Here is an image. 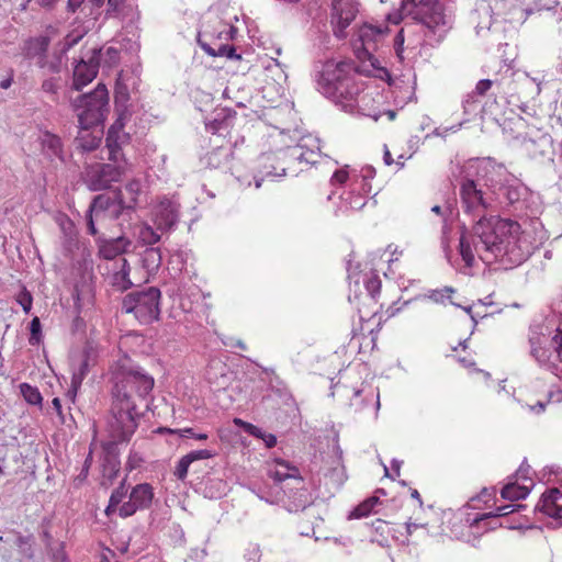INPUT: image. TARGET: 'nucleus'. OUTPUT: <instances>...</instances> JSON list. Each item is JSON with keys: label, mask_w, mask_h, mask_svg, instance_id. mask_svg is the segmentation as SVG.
I'll return each mask as SVG.
<instances>
[{"label": "nucleus", "mask_w": 562, "mask_h": 562, "mask_svg": "<svg viewBox=\"0 0 562 562\" xmlns=\"http://www.w3.org/2000/svg\"><path fill=\"white\" fill-rule=\"evenodd\" d=\"M503 166L480 164L474 178L465 177L460 186V198L464 213L479 218L473 225V239L462 234L459 252L467 268L474 265V251L486 265L499 261L505 269L525 262L547 239L539 222H532L535 236L512 220L485 213L495 202L494 183L501 180Z\"/></svg>", "instance_id": "obj_1"}, {"label": "nucleus", "mask_w": 562, "mask_h": 562, "mask_svg": "<svg viewBox=\"0 0 562 562\" xmlns=\"http://www.w3.org/2000/svg\"><path fill=\"white\" fill-rule=\"evenodd\" d=\"M111 409L109 431L115 441H126L135 432L140 414L137 402L150 397L155 380L132 358L124 355L110 368Z\"/></svg>", "instance_id": "obj_2"}, {"label": "nucleus", "mask_w": 562, "mask_h": 562, "mask_svg": "<svg viewBox=\"0 0 562 562\" xmlns=\"http://www.w3.org/2000/svg\"><path fill=\"white\" fill-rule=\"evenodd\" d=\"M402 10L420 25L425 41L431 46L446 37L454 22L451 0H403Z\"/></svg>", "instance_id": "obj_3"}, {"label": "nucleus", "mask_w": 562, "mask_h": 562, "mask_svg": "<svg viewBox=\"0 0 562 562\" xmlns=\"http://www.w3.org/2000/svg\"><path fill=\"white\" fill-rule=\"evenodd\" d=\"M347 63L326 61L316 77L317 89L326 98L340 104L346 111V103L359 94L362 82H358Z\"/></svg>", "instance_id": "obj_4"}, {"label": "nucleus", "mask_w": 562, "mask_h": 562, "mask_svg": "<svg viewBox=\"0 0 562 562\" xmlns=\"http://www.w3.org/2000/svg\"><path fill=\"white\" fill-rule=\"evenodd\" d=\"M69 102L81 130H89L103 123L109 113V92L102 83L89 93L69 97Z\"/></svg>", "instance_id": "obj_5"}, {"label": "nucleus", "mask_w": 562, "mask_h": 562, "mask_svg": "<svg viewBox=\"0 0 562 562\" xmlns=\"http://www.w3.org/2000/svg\"><path fill=\"white\" fill-rule=\"evenodd\" d=\"M160 297V290L156 286L133 291L124 296L122 311L132 313L142 324H151L159 319Z\"/></svg>", "instance_id": "obj_6"}, {"label": "nucleus", "mask_w": 562, "mask_h": 562, "mask_svg": "<svg viewBox=\"0 0 562 562\" xmlns=\"http://www.w3.org/2000/svg\"><path fill=\"white\" fill-rule=\"evenodd\" d=\"M547 331L542 324L532 325L529 331L530 355L540 366L551 364L554 359L562 362V330L553 337Z\"/></svg>", "instance_id": "obj_7"}, {"label": "nucleus", "mask_w": 562, "mask_h": 562, "mask_svg": "<svg viewBox=\"0 0 562 562\" xmlns=\"http://www.w3.org/2000/svg\"><path fill=\"white\" fill-rule=\"evenodd\" d=\"M504 173L501 176V180L494 183L495 201L506 203L517 212H526L530 207L532 192L505 168Z\"/></svg>", "instance_id": "obj_8"}, {"label": "nucleus", "mask_w": 562, "mask_h": 562, "mask_svg": "<svg viewBox=\"0 0 562 562\" xmlns=\"http://www.w3.org/2000/svg\"><path fill=\"white\" fill-rule=\"evenodd\" d=\"M108 164H95L88 167L86 171V183L91 191H102L111 187L112 182L121 180L126 171L127 161L124 154L121 153L119 158H111L108 151Z\"/></svg>", "instance_id": "obj_9"}, {"label": "nucleus", "mask_w": 562, "mask_h": 562, "mask_svg": "<svg viewBox=\"0 0 562 562\" xmlns=\"http://www.w3.org/2000/svg\"><path fill=\"white\" fill-rule=\"evenodd\" d=\"M524 150L539 164H552L554 156L553 139L550 134L540 130L527 133L522 140Z\"/></svg>", "instance_id": "obj_10"}, {"label": "nucleus", "mask_w": 562, "mask_h": 562, "mask_svg": "<svg viewBox=\"0 0 562 562\" xmlns=\"http://www.w3.org/2000/svg\"><path fill=\"white\" fill-rule=\"evenodd\" d=\"M222 29L217 32L210 33L209 31H204L203 34H199L198 36V43L201 46V48L210 56L213 57H227L228 59H241V56L236 53V48L233 45L223 44L220 43L217 47H213L211 43L205 42L202 37L203 36H212L215 40H233L235 33L237 32L236 27L227 24L220 23Z\"/></svg>", "instance_id": "obj_11"}, {"label": "nucleus", "mask_w": 562, "mask_h": 562, "mask_svg": "<svg viewBox=\"0 0 562 562\" xmlns=\"http://www.w3.org/2000/svg\"><path fill=\"white\" fill-rule=\"evenodd\" d=\"M353 414L376 419L380 409V395L370 386L355 389L348 404Z\"/></svg>", "instance_id": "obj_12"}, {"label": "nucleus", "mask_w": 562, "mask_h": 562, "mask_svg": "<svg viewBox=\"0 0 562 562\" xmlns=\"http://www.w3.org/2000/svg\"><path fill=\"white\" fill-rule=\"evenodd\" d=\"M142 184L139 180L130 181L124 189L115 194V200H109V213L112 217L119 218L123 214H130L135 210Z\"/></svg>", "instance_id": "obj_13"}, {"label": "nucleus", "mask_w": 562, "mask_h": 562, "mask_svg": "<svg viewBox=\"0 0 562 562\" xmlns=\"http://www.w3.org/2000/svg\"><path fill=\"white\" fill-rule=\"evenodd\" d=\"M358 13L356 3L352 0H335L330 23L334 35L344 40L347 36L346 29L351 24Z\"/></svg>", "instance_id": "obj_14"}, {"label": "nucleus", "mask_w": 562, "mask_h": 562, "mask_svg": "<svg viewBox=\"0 0 562 562\" xmlns=\"http://www.w3.org/2000/svg\"><path fill=\"white\" fill-rule=\"evenodd\" d=\"M154 499L153 486L148 483L135 485L130 499L119 507V515L123 518L134 515L137 510H144L150 507Z\"/></svg>", "instance_id": "obj_15"}, {"label": "nucleus", "mask_w": 562, "mask_h": 562, "mask_svg": "<svg viewBox=\"0 0 562 562\" xmlns=\"http://www.w3.org/2000/svg\"><path fill=\"white\" fill-rule=\"evenodd\" d=\"M347 480L346 470L341 463L340 457L333 460L331 464L327 467L322 477H319V490L324 487L323 495L331 497L344 485Z\"/></svg>", "instance_id": "obj_16"}, {"label": "nucleus", "mask_w": 562, "mask_h": 562, "mask_svg": "<svg viewBox=\"0 0 562 562\" xmlns=\"http://www.w3.org/2000/svg\"><path fill=\"white\" fill-rule=\"evenodd\" d=\"M179 221V204L164 198L154 209V222L158 231H171Z\"/></svg>", "instance_id": "obj_17"}, {"label": "nucleus", "mask_w": 562, "mask_h": 562, "mask_svg": "<svg viewBox=\"0 0 562 562\" xmlns=\"http://www.w3.org/2000/svg\"><path fill=\"white\" fill-rule=\"evenodd\" d=\"M101 49H93L88 60L81 59L74 69L72 89L81 90L98 75Z\"/></svg>", "instance_id": "obj_18"}, {"label": "nucleus", "mask_w": 562, "mask_h": 562, "mask_svg": "<svg viewBox=\"0 0 562 562\" xmlns=\"http://www.w3.org/2000/svg\"><path fill=\"white\" fill-rule=\"evenodd\" d=\"M95 244L99 256L105 260H113L117 256L127 254L133 247V241L123 235L111 238L98 236Z\"/></svg>", "instance_id": "obj_19"}, {"label": "nucleus", "mask_w": 562, "mask_h": 562, "mask_svg": "<svg viewBox=\"0 0 562 562\" xmlns=\"http://www.w3.org/2000/svg\"><path fill=\"white\" fill-rule=\"evenodd\" d=\"M521 506L520 505H504L498 506L495 512L484 513L481 515H476L474 518H468L467 522L469 524L470 532L475 535H481L482 532H485L487 530H492L495 528V526H492L488 521L490 519H495L498 517L507 516L515 510H518Z\"/></svg>", "instance_id": "obj_20"}, {"label": "nucleus", "mask_w": 562, "mask_h": 562, "mask_svg": "<svg viewBox=\"0 0 562 562\" xmlns=\"http://www.w3.org/2000/svg\"><path fill=\"white\" fill-rule=\"evenodd\" d=\"M375 103L376 101L373 93L364 91L362 88L352 102L346 103V112L358 113L378 121L381 116V112L376 109Z\"/></svg>", "instance_id": "obj_21"}, {"label": "nucleus", "mask_w": 562, "mask_h": 562, "mask_svg": "<svg viewBox=\"0 0 562 562\" xmlns=\"http://www.w3.org/2000/svg\"><path fill=\"white\" fill-rule=\"evenodd\" d=\"M536 509L553 518L558 526H562V492L552 488L543 493L536 505Z\"/></svg>", "instance_id": "obj_22"}, {"label": "nucleus", "mask_w": 562, "mask_h": 562, "mask_svg": "<svg viewBox=\"0 0 562 562\" xmlns=\"http://www.w3.org/2000/svg\"><path fill=\"white\" fill-rule=\"evenodd\" d=\"M124 119L120 116L109 128L105 144L111 158H119L121 155L122 146L130 142V135L123 131Z\"/></svg>", "instance_id": "obj_23"}, {"label": "nucleus", "mask_w": 562, "mask_h": 562, "mask_svg": "<svg viewBox=\"0 0 562 562\" xmlns=\"http://www.w3.org/2000/svg\"><path fill=\"white\" fill-rule=\"evenodd\" d=\"M351 179V189L341 194V204L337 209V212L344 214L348 211H359L367 204L366 198L360 193L362 184L359 183V176L355 173Z\"/></svg>", "instance_id": "obj_24"}, {"label": "nucleus", "mask_w": 562, "mask_h": 562, "mask_svg": "<svg viewBox=\"0 0 562 562\" xmlns=\"http://www.w3.org/2000/svg\"><path fill=\"white\" fill-rule=\"evenodd\" d=\"M105 212H109V198L105 195L95 196L86 215L87 232L95 239L98 236H102L99 234L95 223L105 216Z\"/></svg>", "instance_id": "obj_25"}, {"label": "nucleus", "mask_w": 562, "mask_h": 562, "mask_svg": "<svg viewBox=\"0 0 562 562\" xmlns=\"http://www.w3.org/2000/svg\"><path fill=\"white\" fill-rule=\"evenodd\" d=\"M50 38L45 35L31 37L24 42L23 55L26 58H37V65L45 68L46 52L49 46Z\"/></svg>", "instance_id": "obj_26"}, {"label": "nucleus", "mask_w": 562, "mask_h": 562, "mask_svg": "<svg viewBox=\"0 0 562 562\" xmlns=\"http://www.w3.org/2000/svg\"><path fill=\"white\" fill-rule=\"evenodd\" d=\"M41 145L43 155L47 159L50 161H54L55 159H58L61 162L65 161L63 143L57 135L45 132L41 137Z\"/></svg>", "instance_id": "obj_27"}, {"label": "nucleus", "mask_w": 562, "mask_h": 562, "mask_svg": "<svg viewBox=\"0 0 562 562\" xmlns=\"http://www.w3.org/2000/svg\"><path fill=\"white\" fill-rule=\"evenodd\" d=\"M233 115L226 110H220L214 117L205 123V128L212 134L226 136L233 125Z\"/></svg>", "instance_id": "obj_28"}, {"label": "nucleus", "mask_w": 562, "mask_h": 562, "mask_svg": "<svg viewBox=\"0 0 562 562\" xmlns=\"http://www.w3.org/2000/svg\"><path fill=\"white\" fill-rule=\"evenodd\" d=\"M142 267L148 276L156 274L161 266L162 256L159 247H147L140 254Z\"/></svg>", "instance_id": "obj_29"}, {"label": "nucleus", "mask_w": 562, "mask_h": 562, "mask_svg": "<svg viewBox=\"0 0 562 562\" xmlns=\"http://www.w3.org/2000/svg\"><path fill=\"white\" fill-rule=\"evenodd\" d=\"M270 476L278 483L288 479L302 480L299 469L284 460L277 461L276 469L270 471Z\"/></svg>", "instance_id": "obj_30"}, {"label": "nucleus", "mask_w": 562, "mask_h": 562, "mask_svg": "<svg viewBox=\"0 0 562 562\" xmlns=\"http://www.w3.org/2000/svg\"><path fill=\"white\" fill-rule=\"evenodd\" d=\"M120 263V269L112 276V285L119 291H125L133 285L130 279L131 267L125 258H121Z\"/></svg>", "instance_id": "obj_31"}, {"label": "nucleus", "mask_w": 562, "mask_h": 562, "mask_svg": "<svg viewBox=\"0 0 562 562\" xmlns=\"http://www.w3.org/2000/svg\"><path fill=\"white\" fill-rule=\"evenodd\" d=\"M382 34L383 29L381 26L366 23L358 31V40L368 49L370 44L374 43Z\"/></svg>", "instance_id": "obj_32"}, {"label": "nucleus", "mask_w": 562, "mask_h": 562, "mask_svg": "<svg viewBox=\"0 0 562 562\" xmlns=\"http://www.w3.org/2000/svg\"><path fill=\"white\" fill-rule=\"evenodd\" d=\"M76 147L81 151H92L97 149L101 143V137L93 135L89 130H82L75 139Z\"/></svg>", "instance_id": "obj_33"}, {"label": "nucleus", "mask_w": 562, "mask_h": 562, "mask_svg": "<svg viewBox=\"0 0 562 562\" xmlns=\"http://www.w3.org/2000/svg\"><path fill=\"white\" fill-rule=\"evenodd\" d=\"M462 109L465 121L474 119L483 111L479 97L471 92L468 93L462 100Z\"/></svg>", "instance_id": "obj_34"}, {"label": "nucleus", "mask_w": 562, "mask_h": 562, "mask_svg": "<svg viewBox=\"0 0 562 562\" xmlns=\"http://www.w3.org/2000/svg\"><path fill=\"white\" fill-rule=\"evenodd\" d=\"M529 493L530 488L528 486L519 485L516 482L506 484L501 491L502 497L508 501L526 498Z\"/></svg>", "instance_id": "obj_35"}, {"label": "nucleus", "mask_w": 562, "mask_h": 562, "mask_svg": "<svg viewBox=\"0 0 562 562\" xmlns=\"http://www.w3.org/2000/svg\"><path fill=\"white\" fill-rule=\"evenodd\" d=\"M506 1L505 0H488L482 1L476 12H483L491 18L494 15L495 18L502 16L506 14Z\"/></svg>", "instance_id": "obj_36"}, {"label": "nucleus", "mask_w": 562, "mask_h": 562, "mask_svg": "<svg viewBox=\"0 0 562 562\" xmlns=\"http://www.w3.org/2000/svg\"><path fill=\"white\" fill-rule=\"evenodd\" d=\"M13 543L23 559L32 560L34 558L32 536H23L20 532H15Z\"/></svg>", "instance_id": "obj_37"}, {"label": "nucleus", "mask_w": 562, "mask_h": 562, "mask_svg": "<svg viewBox=\"0 0 562 562\" xmlns=\"http://www.w3.org/2000/svg\"><path fill=\"white\" fill-rule=\"evenodd\" d=\"M19 389L21 395L29 404L42 406L43 396L36 386L24 382L19 385Z\"/></svg>", "instance_id": "obj_38"}, {"label": "nucleus", "mask_w": 562, "mask_h": 562, "mask_svg": "<svg viewBox=\"0 0 562 562\" xmlns=\"http://www.w3.org/2000/svg\"><path fill=\"white\" fill-rule=\"evenodd\" d=\"M127 495V487L125 486V481H123L120 486H117L111 494L109 505L105 508L106 516H110L114 513L119 505H122L124 498Z\"/></svg>", "instance_id": "obj_39"}, {"label": "nucleus", "mask_w": 562, "mask_h": 562, "mask_svg": "<svg viewBox=\"0 0 562 562\" xmlns=\"http://www.w3.org/2000/svg\"><path fill=\"white\" fill-rule=\"evenodd\" d=\"M138 238L144 245L153 247L160 240V235L149 225H143L138 232Z\"/></svg>", "instance_id": "obj_40"}, {"label": "nucleus", "mask_w": 562, "mask_h": 562, "mask_svg": "<svg viewBox=\"0 0 562 562\" xmlns=\"http://www.w3.org/2000/svg\"><path fill=\"white\" fill-rule=\"evenodd\" d=\"M273 154H263L260 156L261 161L263 162V170L266 177H281L285 175V168H281V172L277 171V168L271 164L274 159Z\"/></svg>", "instance_id": "obj_41"}, {"label": "nucleus", "mask_w": 562, "mask_h": 562, "mask_svg": "<svg viewBox=\"0 0 562 562\" xmlns=\"http://www.w3.org/2000/svg\"><path fill=\"white\" fill-rule=\"evenodd\" d=\"M364 288L371 299H375L381 291V280L378 276H372L364 281Z\"/></svg>", "instance_id": "obj_42"}, {"label": "nucleus", "mask_w": 562, "mask_h": 562, "mask_svg": "<svg viewBox=\"0 0 562 562\" xmlns=\"http://www.w3.org/2000/svg\"><path fill=\"white\" fill-rule=\"evenodd\" d=\"M16 302L21 305L23 311L27 314L30 313L32 308L33 297L32 294L25 289L22 288V290L16 295Z\"/></svg>", "instance_id": "obj_43"}, {"label": "nucleus", "mask_w": 562, "mask_h": 562, "mask_svg": "<svg viewBox=\"0 0 562 562\" xmlns=\"http://www.w3.org/2000/svg\"><path fill=\"white\" fill-rule=\"evenodd\" d=\"M82 37H83L82 33H75V32L69 33L64 38V41L61 43L60 55L65 54L67 50L72 48L75 45H77Z\"/></svg>", "instance_id": "obj_44"}, {"label": "nucleus", "mask_w": 562, "mask_h": 562, "mask_svg": "<svg viewBox=\"0 0 562 562\" xmlns=\"http://www.w3.org/2000/svg\"><path fill=\"white\" fill-rule=\"evenodd\" d=\"M30 344L32 346H35L41 340V334H42V326L38 317H34L30 323Z\"/></svg>", "instance_id": "obj_45"}, {"label": "nucleus", "mask_w": 562, "mask_h": 562, "mask_svg": "<svg viewBox=\"0 0 562 562\" xmlns=\"http://www.w3.org/2000/svg\"><path fill=\"white\" fill-rule=\"evenodd\" d=\"M192 462L189 460V457L183 456L177 463L173 474L179 480H184L188 475L189 467Z\"/></svg>", "instance_id": "obj_46"}, {"label": "nucleus", "mask_w": 562, "mask_h": 562, "mask_svg": "<svg viewBox=\"0 0 562 562\" xmlns=\"http://www.w3.org/2000/svg\"><path fill=\"white\" fill-rule=\"evenodd\" d=\"M351 176V172L349 170V166L346 165L345 167L336 170L334 175L331 176L330 182L333 186L336 184H344Z\"/></svg>", "instance_id": "obj_47"}, {"label": "nucleus", "mask_w": 562, "mask_h": 562, "mask_svg": "<svg viewBox=\"0 0 562 562\" xmlns=\"http://www.w3.org/2000/svg\"><path fill=\"white\" fill-rule=\"evenodd\" d=\"M168 432H178L180 437L184 438H194L196 440H206L209 438L207 434L200 432L196 434L193 428H183L179 430L165 429Z\"/></svg>", "instance_id": "obj_48"}, {"label": "nucleus", "mask_w": 562, "mask_h": 562, "mask_svg": "<svg viewBox=\"0 0 562 562\" xmlns=\"http://www.w3.org/2000/svg\"><path fill=\"white\" fill-rule=\"evenodd\" d=\"M454 289L451 286H445L441 290H432L429 292L428 297L436 302V303H442L445 297H449V294L453 293Z\"/></svg>", "instance_id": "obj_49"}, {"label": "nucleus", "mask_w": 562, "mask_h": 562, "mask_svg": "<svg viewBox=\"0 0 562 562\" xmlns=\"http://www.w3.org/2000/svg\"><path fill=\"white\" fill-rule=\"evenodd\" d=\"M49 554L53 562H69L61 542L56 543L55 548H50Z\"/></svg>", "instance_id": "obj_50"}, {"label": "nucleus", "mask_w": 562, "mask_h": 562, "mask_svg": "<svg viewBox=\"0 0 562 562\" xmlns=\"http://www.w3.org/2000/svg\"><path fill=\"white\" fill-rule=\"evenodd\" d=\"M373 510L372 505L366 499L358 505L349 515V518H361L368 516Z\"/></svg>", "instance_id": "obj_51"}, {"label": "nucleus", "mask_w": 562, "mask_h": 562, "mask_svg": "<svg viewBox=\"0 0 562 562\" xmlns=\"http://www.w3.org/2000/svg\"><path fill=\"white\" fill-rule=\"evenodd\" d=\"M186 456L189 457V460L191 462H194V461H198V460L213 458L214 457V452H212L211 450H207V449H203V450L191 451V452H189Z\"/></svg>", "instance_id": "obj_52"}, {"label": "nucleus", "mask_w": 562, "mask_h": 562, "mask_svg": "<svg viewBox=\"0 0 562 562\" xmlns=\"http://www.w3.org/2000/svg\"><path fill=\"white\" fill-rule=\"evenodd\" d=\"M58 88H59L58 79H56V78L46 79L42 83L43 91L46 93H50L55 97L57 95Z\"/></svg>", "instance_id": "obj_53"}, {"label": "nucleus", "mask_w": 562, "mask_h": 562, "mask_svg": "<svg viewBox=\"0 0 562 562\" xmlns=\"http://www.w3.org/2000/svg\"><path fill=\"white\" fill-rule=\"evenodd\" d=\"M492 86H493L492 80L482 79L476 83L475 89L471 93H475V95H477V97L484 95L491 89Z\"/></svg>", "instance_id": "obj_54"}, {"label": "nucleus", "mask_w": 562, "mask_h": 562, "mask_svg": "<svg viewBox=\"0 0 562 562\" xmlns=\"http://www.w3.org/2000/svg\"><path fill=\"white\" fill-rule=\"evenodd\" d=\"M241 424L247 434H249L256 438H260V439L263 438L266 431H263L261 428H259L252 424H249V423H241Z\"/></svg>", "instance_id": "obj_55"}, {"label": "nucleus", "mask_w": 562, "mask_h": 562, "mask_svg": "<svg viewBox=\"0 0 562 562\" xmlns=\"http://www.w3.org/2000/svg\"><path fill=\"white\" fill-rule=\"evenodd\" d=\"M247 562H259V548L258 546H252L250 549H248Z\"/></svg>", "instance_id": "obj_56"}, {"label": "nucleus", "mask_w": 562, "mask_h": 562, "mask_svg": "<svg viewBox=\"0 0 562 562\" xmlns=\"http://www.w3.org/2000/svg\"><path fill=\"white\" fill-rule=\"evenodd\" d=\"M374 173H375V170L372 167H367V168L362 169L361 181L359 180V183L362 184V188H364V186H366L364 182L368 179H371L374 177Z\"/></svg>", "instance_id": "obj_57"}, {"label": "nucleus", "mask_w": 562, "mask_h": 562, "mask_svg": "<svg viewBox=\"0 0 562 562\" xmlns=\"http://www.w3.org/2000/svg\"><path fill=\"white\" fill-rule=\"evenodd\" d=\"M87 0H68V10L71 12H76L77 9H79L81 5H83V9H86L88 5Z\"/></svg>", "instance_id": "obj_58"}, {"label": "nucleus", "mask_w": 562, "mask_h": 562, "mask_svg": "<svg viewBox=\"0 0 562 562\" xmlns=\"http://www.w3.org/2000/svg\"><path fill=\"white\" fill-rule=\"evenodd\" d=\"M315 156L316 154L314 151H310V153H301L296 159L301 160V161H305V162H308V164H315Z\"/></svg>", "instance_id": "obj_59"}, {"label": "nucleus", "mask_w": 562, "mask_h": 562, "mask_svg": "<svg viewBox=\"0 0 562 562\" xmlns=\"http://www.w3.org/2000/svg\"><path fill=\"white\" fill-rule=\"evenodd\" d=\"M45 67H47L50 72H59V70H60V55L54 61L47 63L45 60Z\"/></svg>", "instance_id": "obj_60"}, {"label": "nucleus", "mask_w": 562, "mask_h": 562, "mask_svg": "<svg viewBox=\"0 0 562 562\" xmlns=\"http://www.w3.org/2000/svg\"><path fill=\"white\" fill-rule=\"evenodd\" d=\"M547 403L543 401H538L535 405H529V409L536 414H541L544 412Z\"/></svg>", "instance_id": "obj_61"}, {"label": "nucleus", "mask_w": 562, "mask_h": 562, "mask_svg": "<svg viewBox=\"0 0 562 562\" xmlns=\"http://www.w3.org/2000/svg\"><path fill=\"white\" fill-rule=\"evenodd\" d=\"M262 440L268 448H273L277 445V437L272 434L265 432Z\"/></svg>", "instance_id": "obj_62"}, {"label": "nucleus", "mask_w": 562, "mask_h": 562, "mask_svg": "<svg viewBox=\"0 0 562 562\" xmlns=\"http://www.w3.org/2000/svg\"><path fill=\"white\" fill-rule=\"evenodd\" d=\"M105 0H87V4L90 8V14H92L93 9H100L104 4Z\"/></svg>", "instance_id": "obj_63"}, {"label": "nucleus", "mask_w": 562, "mask_h": 562, "mask_svg": "<svg viewBox=\"0 0 562 562\" xmlns=\"http://www.w3.org/2000/svg\"><path fill=\"white\" fill-rule=\"evenodd\" d=\"M83 379H85V376L82 375V373L74 372L72 379H71V385L75 389L78 387L81 384Z\"/></svg>", "instance_id": "obj_64"}]
</instances>
